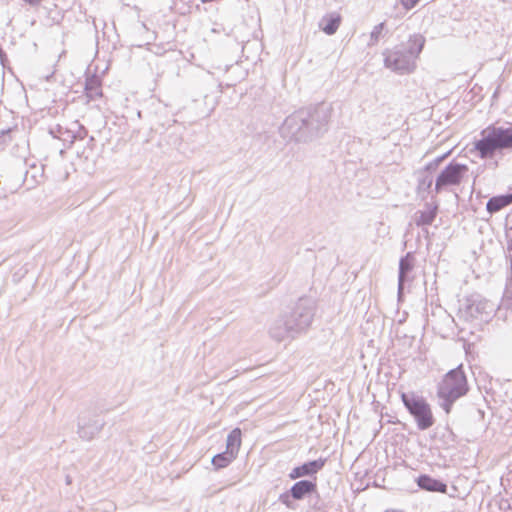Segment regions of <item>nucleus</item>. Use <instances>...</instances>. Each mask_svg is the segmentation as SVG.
Wrapping results in <instances>:
<instances>
[{
	"label": "nucleus",
	"instance_id": "26",
	"mask_svg": "<svg viewBox=\"0 0 512 512\" xmlns=\"http://www.w3.org/2000/svg\"><path fill=\"white\" fill-rule=\"evenodd\" d=\"M434 166H435V165H434V163H433V162H431V163H429V164H427V165H426V170H430V169H432Z\"/></svg>",
	"mask_w": 512,
	"mask_h": 512
},
{
	"label": "nucleus",
	"instance_id": "19",
	"mask_svg": "<svg viewBox=\"0 0 512 512\" xmlns=\"http://www.w3.org/2000/svg\"><path fill=\"white\" fill-rule=\"evenodd\" d=\"M241 445V430L239 428L233 429L227 436L226 450L233 455L237 456Z\"/></svg>",
	"mask_w": 512,
	"mask_h": 512
},
{
	"label": "nucleus",
	"instance_id": "2",
	"mask_svg": "<svg viewBox=\"0 0 512 512\" xmlns=\"http://www.w3.org/2000/svg\"><path fill=\"white\" fill-rule=\"evenodd\" d=\"M425 39L415 34L410 37L407 45L396 46L383 51L384 65L398 74H409L416 68V59L421 53Z\"/></svg>",
	"mask_w": 512,
	"mask_h": 512
},
{
	"label": "nucleus",
	"instance_id": "27",
	"mask_svg": "<svg viewBox=\"0 0 512 512\" xmlns=\"http://www.w3.org/2000/svg\"><path fill=\"white\" fill-rule=\"evenodd\" d=\"M385 512H403V511H401V510H387Z\"/></svg>",
	"mask_w": 512,
	"mask_h": 512
},
{
	"label": "nucleus",
	"instance_id": "14",
	"mask_svg": "<svg viewBox=\"0 0 512 512\" xmlns=\"http://www.w3.org/2000/svg\"><path fill=\"white\" fill-rule=\"evenodd\" d=\"M417 484L421 489L427 491L446 493L447 490V485L445 483L428 475H421L417 480Z\"/></svg>",
	"mask_w": 512,
	"mask_h": 512
},
{
	"label": "nucleus",
	"instance_id": "8",
	"mask_svg": "<svg viewBox=\"0 0 512 512\" xmlns=\"http://www.w3.org/2000/svg\"><path fill=\"white\" fill-rule=\"evenodd\" d=\"M494 308L493 303L477 295L467 299L463 312L471 319L485 321L491 316Z\"/></svg>",
	"mask_w": 512,
	"mask_h": 512
},
{
	"label": "nucleus",
	"instance_id": "10",
	"mask_svg": "<svg viewBox=\"0 0 512 512\" xmlns=\"http://www.w3.org/2000/svg\"><path fill=\"white\" fill-rule=\"evenodd\" d=\"M269 334L276 341H283L287 338H294L298 335L286 314L279 316L272 322L269 328Z\"/></svg>",
	"mask_w": 512,
	"mask_h": 512
},
{
	"label": "nucleus",
	"instance_id": "7",
	"mask_svg": "<svg viewBox=\"0 0 512 512\" xmlns=\"http://www.w3.org/2000/svg\"><path fill=\"white\" fill-rule=\"evenodd\" d=\"M467 172V165L451 162L437 176L434 186L435 193L439 194L449 187L460 185Z\"/></svg>",
	"mask_w": 512,
	"mask_h": 512
},
{
	"label": "nucleus",
	"instance_id": "3",
	"mask_svg": "<svg viewBox=\"0 0 512 512\" xmlns=\"http://www.w3.org/2000/svg\"><path fill=\"white\" fill-rule=\"evenodd\" d=\"M468 391L467 379L462 366L449 371L438 385L440 406L449 413L452 404Z\"/></svg>",
	"mask_w": 512,
	"mask_h": 512
},
{
	"label": "nucleus",
	"instance_id": "25",
	"mask_svg": "<svg viewBox=\"0 0 512 512\" xmlns=\"http://www.w3.org/2000/svg\"><path fill=\"white\" fill-rule=\"evenodd\" d=\"M444 159V156L437 158L433 163L434 165H438L442 160Z\"/></svg>",
	"mask_w": 512,
	"mask_h": 512
},
{
	"label": "nucleus",
	"instance_id": "28",
	"mask_svg": "<svg viewBox=\"0 0 512 512\" xmlns=\"http://www.w3.org/2000/svg\"><path fill=\"white\" fill-rule=\"evenodd\" d=\"M78 137H79V138H83V135H82V132H81V131L79 132Z\"/></svg>",
	"mask_w": 512,
	"mask_h": 512
},
{
	"label": "nucleus",
	"instance_id": "13",
	"mask_svg": "<svg viewBox=\"0 0 512 512\" xmlns=\"http://www.w3.org/2000/svg\"><path fill=\"white\" fill-rule=\"evenodd\" d=\"M413 269V261L410 253L400 259L398 275V294L401 295L404 284L409 280L408 275Z\"/></svg>",
	"mask_w": 512,
	"mask_h": 512
},
{
	"label": "nucleus",
	"instance_id": "16",
	"mask_svg": "<svg viewBox=\"0 0 512 512\" xmlns=\"http://www.w3.org/2000/svg\"><path fill=\"white\" fill-rule=\"evenodd\" d=\"M316 485L308 480H301L296 482L290 489L291 496L295 500H301L305 495L312 493Z\"/></svg>",
	"mask_w": 512,
	"mask_h": 512
},
{
	"label": "nucleus",
	"instance_id": "18",
	"mask_svg": "<svg viewBox=\"0 0 512 512\" xmlns=\"http://www.w3.org/2000/svg\"><path fill=\"white\" fill-rule=\"evenodd\" d=\"M85 90L87 96L92 100L100 97L102 95L100 79L95 75L88 77L85 83Z\"/></svg>",
	"mask_w": 512,
	"mask_h": 512
},
{
	"label": "nucleus",
	"instance_id": "15",
	"mask_svg": "<svg viewBox=\"0 0 512 512\" xmlns=\"http://www.w3.org/2000/svg\"><path fill=\"white\" fill-rule=\"evenodd\" d=\"M415 4L416 2H391L390 7L386 8V15L389 18L400 19L414 8Z\"/></svg>",
	"mask_w": 512,
	"mask_h": 512
},
{
	"label": "nucleus",
	"instance_id": "5",
	"mask_svg": "<svg viewBox=\"0 0 512 512\" xmlns=\"http://www.w3.org/2000/svg\"><path fill=\"white\" fill-rule=\"evenodd\" d=\"M401 399L410 414L415 418L420 430H426L434 424L430 405L422 397L402 393Z\"/></svg>",
	"mask_w": 512,
	"mask_h": 512
},
{
	"label": "nucleus",
	"instance_id": "24",
	"mask_svg": "<svg viewBox=\"0 0 512 512\" xmlns=\"http://www.w3.org/2000/svg\"><path fill=\"white\" fill-rule=\"evenodd\" d=\"M291 492H284L280 494L279 501L283 503L288 508H294L293 503L291 501Z\"/></svg>",
	"mask_w": 512,
	"mask_h": 512
},
{
	"label": "nucleus",
	"instance_id": "1",
	"mask_svg": "<svg viewBox=\"0 0 512 512\" xmlns=\"http://www.w3.org/2000/svg\"><path fill=\"white\" fill-rule=\"evenodd\" d=\"M332 107L321 103L310 109H302L287 116L279 128L286 141L308 143L321 137L328 130Z\"/></svg>",
	"mask_w": 512,
	"mask_h": 512
},
{
	"label": "nucleus",
	"instance_id": "6",
	"mask_svg": "<svg viewBox=\"0 0 512 512\" xmlns=\"http://www.w3.org/2000/svg\"><path fill=\"white\" fill-rule=\"evenodd\" d=\"M316 305L311 298H300L289 313L286 314L296 333L306 331L314 318Z\"/></svg>",
	"mask_w": 512,
	"mask_h": 512
},
{
	"label": "nucleus",
	"instance_id": "23",
	"mask_svg": "<svg viewBox=\"0 0 512 512\" xmlns=\"http://www.w3.org/2000/svg\"><path fill=\"white\" fill-rule=\"evenodd\" d=\"M432 184H433L432 177L427 176V177L420 179L418 182V186H417L418 192L429 191L432 187Z\"/></svg>",
	"mask_w": 512,
	"mask_h": 512
},
{
	"label": "nucleus",
	"instance_id": "20",
	"mask_svg": "<svg viewBox=\"0 0 512 512\" xmlns=\"http://www.w3.org/2000/svg\"><path fill=\"white\" fill-rule=\"evenodd\" d=\"M436 213L437 206L429 207L427 210L419 212V216L416 218L415 222L418 226L430 225L434 221Z\"/></svg>",
	"mask_w": 512,
	"mask_h": 512
},
{
	"label": "nucleus",
	"instance_id": "22",
	"mask_svg": "<svg viewBox=\"0 0 512 512\" xmlns=\"http://www.w3.org/2000/svg\"><path fill=\"white\" fill-rule=\"evenodd\" d=\"M384 25L385 23L381 22L378 25L374 26L373 30L370 33L368 46L376 45L379 42V40L383 37Z\"/></svg>",
	"mask_w": 512,
	"mask_h": 512
},
{
	"label": "nucleus",
	"instance_id": "12",
	"mask_svg": "<svg viewBox=\"0 0 512 512\" xmlns=\"http://www.w3.org/2000/svg\"><path fill=\"white\" fill-rule=\"evenodd\" d=\"M325 461L323 459L313 460L307 463H304L301 466L295 467L289 474L291 479H297L300 477L313 475L317 473L324 466Z\"/></svg>",
	"mask_w": 512,
	"mask_h": 512
},
{
	"label": "nucleus",
	"instance_id": "11",
	"mask_svg": "<svg viewBox=\"0 0 512 512\" xmlns=\"http://www.w3.org/2000/svg\"><path fill=\"white\" fill-rule=\"evenodd\" d=\"M342 22V16L338 11H332L324 14L319 20V28L327 35H333L338 30Z\"/></svg>",
	"mask_w": 512,
	"mask_h": 512
},
{
	"label": "nucleus",
	"instance_id": "21",
	"mask_svg": "<svg viewBox=\"0 0 512 512\" xmlns=\"http://www.w3.org/2000/svg\"><path fill=\"white\" fill-rule=\"evenodd\" d=\"M235 455L228 452L227 450L223 453H219L212 458V464L216 469L227 467L234 459Z\"/></svg>",
	"mask_w": 512,
	"mask_h": 512
},
{
	"label": "nucleus",
	"instance_id": "4",
	"mask_svg": "<svg viewBox=\"0 0 512 512\" xmlns=\"http://www.w3.org/2000/svg\"><path fill=\"white\" fill-rule=\"evenodd\" d=\"M475 142V149L482 159L493 157L498 150H512V128L488 126Z\"/></svg>",
	"mask_w": 512,
	"mask_h": 512
},
{
	"label": "nucleus",
	"instance_id": "17",
	"mask_svg": "<svg viewBox=\"0 0 512 512\" xmlns=\"http://www.w3.org/2000/svg\"><path fill=\"white\" fill-rule=\"evenodd\" d=\"M512 203V193L495 196L489 199L486 208L489 213H496Z\"/></svg>",
	"mask_w": 512,
	"mask_h": 512
},
{
	"label": "nucleus",
	"instance_id": "9",
	"mask_svg": "<svg viewBox=\"0 0 512 512\" xmlns=\"http://www.w3.org/2000/svg\"><path fill=\"white\" fill-rule=\"evenodd\" d=\"M105 422L96 414L85 413L78 418L79 437L83 440L90 441L103 429Z\"/></svg>",
	"mask_w": 512,
	"mask_h": 512
}]
</instances>
